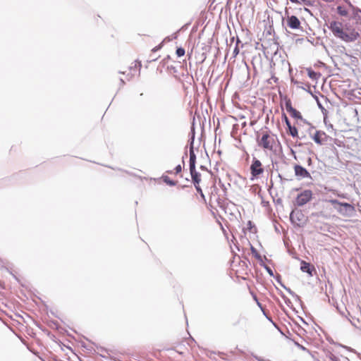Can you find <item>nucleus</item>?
Wrapping results in <instances>:
<instances>
[{"label":"nucleus","instance_id":"6","mask_svg":"<svg viewBox=\"0 0 361 361\" xmlns=\"http://www.w3.org/2000/svg\"><path fill=\"white\" fill-rule=\"evenodd\" d=\"M286 109L293 118L296 120H302V116L300 112L292 106L290 100L286 102Z\"/></svg>","mask_w":361,"mask_h":361},{"label":"nucleus","instance_id":"2","mask_svg":"<svg viewBox=\"0 0 361 361\" xmlns=\"http://www.w3.org/2000/svg\"><path fill=\"white\" fill-rule=\"evenodd\" d=\"M257 142L263 149L273 151L276 145V137L269 132H262L261 137H257Z\"/></svg>","mask_w":361,"mask_h":361},{"label":"nucleus","instance_id":"14","mask_svg":"<svg viewBox=\"0 0 361 361\" xmlns=\"http://www.w3.org/2000/svg\"><path fill=\"white\" fill-rule=\"evenodd\" d=\"M288 133L290 134L292 137H296L298 136V129L295 126H292L291 125L288 126Z\"/></svg>","mask_w":361,"mask_h":361},{"label":"nucleus","instance_id":"11","mask_svg":"<svg viewBox=\"0 0 361 361\" xmlns=\"http://www.w3.org/2000/svg\"><path fill=\"white\" fill-rule=\"evenodd\" d=\"M300 269L303 271V272H307L308 273L310 276L312 275V270L314 269V267H312L310 263H307L305 261H302L301 262V267H300Z\"/></svg>","mask_w":361,"mask_h":361},{"label":"nucleus","instance_id":"8","mask_svg":"<svg viewBox=\"0 0 361 361\" xmlns=\"http://www.w3.org/2000/svg\"><path fill=\"white\" fill-rule=\"evenodd\" d=\"M287 25L291 29H299L300 27V22L295 16H288L286 19Z\"/></svg>","mask_w":361,"mask_h":361},{"label":"nucleus","instance_id":"5","mask_svg":"<svg viewBox=\"0 0 361 361\" xmlns=\"http://www.w3.org/2000/svg\"><path fill=\"white\" fill-rule=\"evenodd\" d=\"M312 192L310 190H306L299 194L296 197V204L298 206H302L311 200Z\"/></svg>","mask_w":361,"mask_h":361},{"label":"nucleus","instance_id":"7","mask_svg":"<svg viewBox=\"0 0 361 361\" xmlns=\"http://www.w3.org/2000/svg\"><path fill=\"white\" fill-rule=\"evenodd\" d=\"M290 219L293 223L301 226L304 223V214L300 211H293L290 213Z\"/></svg>","mask_w":361,"mask_h":361},{"label":"nucleus","instance_id":"23","mask_svg":"<svg viewBox=\"0 0 361 361\" xmlns=\"http://www.w3.org/2000/svg\"><path fill=\"white\" fill-rule=\"evenodd\" d=\"M160 48H161V46H158V47L153 48L152 51L154 52V51H157Z\"/></svg>","mask_w":361,"mask_h":361},{"label":"nucleus","instance_id":"24","mask_svg":"<svg viewBox=\"0 0 361 361\" xmlns=\"http://www.w3.org/2000/svg\"><path fill=\"white\" fill-rule=\"evenodd\" d=\"M302 2H303L304 4H306L307 3V1L306 0H301Z\"/></svg>","mask_w":361,"mask_h":361},{"label":"nucleus","instance_id":"19","mask_svg":"<svg viewBox=\"0 0 361 361\" xmlns=\"http://www.w3.org/2000/svg\"><path fill=\"white\" fill-rule=\"evenodd\" d=\"M283 118L287 127L291 125L289 119L288 118L287 116L285 114H283Z\"/></svg>","mask_w":361,"mask_h":361},{"label":"nucleus","instance_id":"12","mask_svg":"<svg viewBox=\"0 0 361 361\" xmlns=\"http://www.w3.org/2000/svg\"><path fill=\"white\" fill-rule=\"evenodd\" d=\"M306 71L307 73L309 78L314 80H317L321 75V74L319 73H317V72L314 71L310 68H307Z\"/></svg>","mask_w":361,"mask_h":361},{"label":"nucleus","instance_id":"16","mask_svg":"<svg viewBox=\"0 0 361 361\" xmlns=\"http://www.w3.org/2000/svg\"><path fill=\"white\" fill-rule=\"evenodd\" d=\"M185 53V49L182 47H179L176 49V54L178 57L184 56Z\"/></svg>","mask_w":361,"mask_h":361},{"label":"nucleus","instance_id":"21","mask_svg":"<svg viewBox=\"0 0 361 361\" xmlns=\"http://www.w3.org/2000/svg\"><path fill=\"white\" fill-rule=\"evenodd\" d=\"M291 3L295 4H300L301 2L300 0H289Z\"/></svg>","mask_w":361,"mask_h":361},{"label":"nucleus","instance_id":"22","mask_svg":"<svg viewBox=\"0 0 361 361\" xmlns=\"http://www.w3.org/2000/svg\"><path fill=\"white\" fill-rule=\"evenodd\" d=\"M238 52H239V49H238V48L236 47L235 48L234 51H233V54H234V55H235V56H236V55L238 54Z\"/></svg>","mask_w":361,"mask_h":361},{"label":"nucleus","instance_id":"1","mask_svg":"<svg viewBox=\"0 0 361 361\" xmlns=\"http://www.w3.org/2000/svg\"><path fill=\"white\" fill-rule=\"evenodd\" d=\"M334 35L345 42H350L359 37V33L353 28L345 27L339 21H331L329 25Z\"/></svg>","mask_w":361,"mask_h":361},{"label":"nucleus","instance_id":"13","mask_svg":"<svg viewBox=\"0 0 361 361\" xmlns=\"http://www.w3.org/2000/svg\"><path fill=\"white\" fill-rule=\"evenodd\" d=\"M327 202H330L331 204H338L341 207H344L345 208H349L350 209H353V207L348 203H342L338 202L337 200H329Z\"/></svg>","mask_w":361,"mask_h":361},{"label":"nucleus","instance_id":"3","mask_svg":"<svg viewBox=\"0 0 361 361\" xmlns=\"http://www.w3.org/2000/svg\"><path fill=\"white\" fill-rule=\"evenodd\" d=\"M196 156L192 150L190 152V172L194 185H199L201 181V175L195 169Z\"/></svg>","mask_w":361,"mask_h":361},{"label":"nucleus","instance_id":"10","mask_svg":"<svg viewBox=\"0 0 361 361\" xmlns=\"http://www.w3.org/2000/svg\"><path fill=\"white\" fill-rule=\"evenodd\" d=\"M314 141L319 144L322 145L326 140V134L322 131H317L313 136Z\"/></svg>","mask_w":361,"mask_h":361},{"label":"nucleus","instance_id":"18","mask_svg":"<svg viewBox=\"0 0 361 361\" xmlns=\"http://www.w3.org/2000/svg\"><path fill=\"white\" fill-rule=\"evenodd\" d=\"M195 189H196V190L197 191V192H198V193H200V195L202 197H204V194H203V192H202V189H201V188H200V184H199V185H197V184H196V185H195Z\"/></svg>","mask_w":361,"mask_h":361},{"label":"nucleus","instance_id":"4","mask_svg":"<svg viewBox=\"0 0 361 361\" xmlns=\"http://www.w3.org/2000/svg\"><path fill=\"white\" fill-rule=\"evenodd\" d=\"M264 171V167L262 162L256 159L253 158L252 164L250 166V173L252 175V180L254 178H258Z\"/></svg>","mask_w":361,"mask_h":361},{"label":"nucleus","instance_id":"25","mask_svg":"<svg viewBox=\"0 0 361 361\" xmlns=\"http://www.w3.org/2000/svg\"><path fill=\"white\" fill-rule=\"evenodd\" d=\"M360 20V23H361V16L359 17Z\"/></svg>","mask_w":361,"mask_h":361},{"label":"nucleus","instance_id":"20","mask_svg":"<svg viewBox=\"0 0 361 361\" xmlns=\"http://www.w3.org/2000/svg\"><path fill=\"white\" fill-rule=\"evenodd\" d=\"M175 171H176V173L178 174L179 173L181 172L182 171V166L180 164H178V166H176L175 168Z\"/></svg>","mask_w":361,"mask_h":361},{"label":"nucleus","instance_id":"17","mask_svg":"<svg viewBox=\"0 0 361 361\" xmlns=\"http://www.w3.org/2000/svg\"><path fill=\"white\" fill-rule=\"evenodd\" d=\"M141 67H142L141 62H140V61H135L134 66H133V70H134V71H140Z\"/></svg>","mask_w":361,"mask_h":361},{"label":"nucleus","instance_id":"9","mask_svg":"<svg viewBox=\"0 0 361 361\" xmlns=\"http://www.w3.org/2000/svg\"><path fill=\"white\" fill-rule=\"evenodd\" d=\"M294 171L295 176L301 178H307L310 176V173L307 171V169L300 165H295L294 166Z\"/></svg>","mask_w":361,"mask_h":361},{"label":"nucleus","instance_id":"15","mask_svg":"<svg viewBox=\"0 0 361 361\" xmlns=\"http://www.w3.org/2000/svg\"><path fill=\"white\" fill-rule=\"evenodd\" d=\"M163 180H164V181L167 185H169L173 186V185H176V183L175 181H173V180H171V179H170V178H169V177H168V176H164V177H163Z\"/></svg>","mask_w":361,"mask_h":361}]
</instances>
